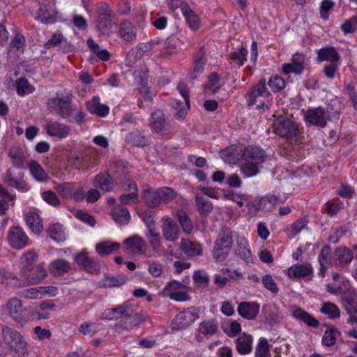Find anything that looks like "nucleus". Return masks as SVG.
I'll return each mask as SVG.
<instances>
[{
  "label": "nucleus",
  "instance_id": "1",
  "mask_svg": "<svg viewBox=\"0 0 357 357\" xmlns=\"http://www.w3.org/2000/svg\"><path fill=\"white\" fill-rule=\"evenodd\" d=\"M241 158V173L245 177H252L259 173V167L264 162L266 155L259 146H248L243 149Z\"/></svg>",
  "mask_w": 357,
  "mask_h": 357
},
{
  "label": "nucleus",
  "instance_id": "2",
  "mask_svg": "<svg viewBox=\"0 0 357 357\" xmlns=\"http://www.w3.org/2000/svg\"><path fill=\"white\" fill-rule=\"evenodd\" d=\"M233 232L227 226L221 228L214 243L213 256L218 261H225L231 252L233 244Z\"/></svg>",
  "mask_w": 357,
  "mask_h": 357
},
{
  "label": "nucleus",
  "instance_id": "3",
  "mask_svg": "<svg viewBox=\"0 0 357 357\" xmlns=\"http://www.w3.org/2000/svg\"><path fill=\"white\" fill-rule=\"evenodd\" d=\"M273 124L274 132L279 137L284 138L290 144L296 143L299 135L298 126L287 116L278 115Z\"/></svg>",
  "mask_w": 357,
  "mask_h": 357
},
{
  "label": "nucleus",
  "instance_id": "4",
  "mask_svg": "<svg viewBox=\"0 0 357 357\" xmlns=\"http://www.w3.org/2000/svg\"><path fill=\"white\" fill-rule=\"evenodd\" d=\"M2 335L4 343L19 357H26L28 355L27 344L18 331L13 328L3 326Z\"/></svg>",
  "mask_w": 357,
  "mask_h": 357
},
{
  "label": "nucleus",
  "instance_id": "5",
  "mask_svg": "<svg viewBox=\"0 0 357 357\" xmlns=\"http://www.w3.org/2000/svg\"><path fill=\"white\" fill-rule=\"evenodd\" d=\"M272 95L268 91L265 79H261L248 92L246 96L247 105L252 107L257 105V109H263L266 102H269Z\"/></svg>",
  "mask_w": 357,
  "mask_h": 357
},
{
  "label": "nucleus",
  "instance_id": "6",
  "mask_svg": "<svg viewBox=\"0 0 357 357\" xmlns=\"http://www.w3.org/2000/svg\"><path fill=\"white\" fill-rule=\"evenodd\" d=\"M3 308L16 324H21L26 321V308L20 298L16 297L10 298L3 306Z\"/></svg>",
  "mask_w": 357,
  "mask_h": 357
},
{
  "label": "nucleus",
  "instance_id": "7",
  "mask_svg": "<svg viewBox=\"0 0 357 357\" xmlns=\"http://www.w3.org/2000/svg\"><path fill=\"white\" fill-rule=\"evenodd\" d=\"M199 318L194 308H188L178 313L171 323L173 330H183L190 326Z\"/></svg>",
  "mask_w": 357,
  "mask_h": 357
},
{
  "label": "nucleus",
  "instance_id": "8",
  "mask_svg": "<svg viewBox=\"0 0 357 357\" xmlns=\"http://www.w3.org/2000/svg\"><path fill=\"white\" fill-rule=\"evenodd\" d=\"M24 172L20 169H14L9 168L4 178V181L10 187H13L17 190L26 192L29 190L30 186L26 181L24 180Z\"/></svg>",
  "mask_w": 357,
  "mask_h": 357
},
{
  "label": "nucleus",
  "instance_id": "9",
  "mask_svg": "<svg viewBox=\"0 0 357 357\" xmlns=\"http://www.w3.org/2000/svg\"><path fill=\"white\" fill-rule=\"evenodd\" d=\"M132 309L130 303L126 302L122 305L114 307L107 308L102 314V319L112 321L121 319H128L133 314Z\"/></svg>",
  "mask_w": 357,
  "mask_h": 357
},
{
  "label": "nucleus",
  "instance_id": "10",
  "mask_svg": "<svg viewBox=\"0 0 357 357\" xmlns=\"http://www.w3.org/2000/svg\"><path fill=\"white\" fill-rule=\"evenodd\" d=\"M306 123L320 128H324L330 118L325 109L321 107L308 109L304 116Z\"/></svg>",
  "mask_w": 357,
  "mask_h": 357
},
{
  "label": "nucleus",
  "instance_id": "11",
  "mask_svg": "<svg viewBox=\"0 0 357 357\" xmlns=\"http://www.w3.org/2000/svg\"><path fill=\"white\" fill-rule=\"evenodd\" d=\"M10 246L15 249L20 250L29 244V238L23 229L19 227H13L8 236Z\"/></svg>",
  "mask_w": 357,
  "mask_h": 357
},
{
  "label": "nucleus",
  "instance_id": "12",
  "mask_svg": "<svg viewBox=\"0 0 357 357\" xmlns=\"http://www.w3.org/2000/svg\"><path fill=\"white\" fill-rule=\"evenodd\" d=\"M112 27V10L107 6L100 7L97 19V28L102 34L109 35Z\"/></svg>",
  "mask_w": 357,
  "mask_h": 357
},
{
  "label": "nucleus",
  "instance_id": "13",
  "mask_svg": "<svg viewBox=\"0 0 357 357\" xmlns=\"http://www.w3.org/2000/svg\"><path fill=\"white\" fill-rule=\"evenodd\" d=\"M150 127L151 129L161 134H167L169 131L167 123L165 119V115L162 110L155 109L150 116Z\"/></svg>",
  "mask_w": 357,
  "mask_h": 357
},
{
  "label": "nucleus",
  "instance_id": "14",
  "mask_svg": "<svg viewBox=\"0 0 357 357\" xmlns=\"http://www.w3.org/2000/svg\"><path fill=\"white\" fill-rule=\"evenodd\" d=\"M162 233L164 238L168 241H175L178 239L180 228L178 225L172 218H162Z\"/></svg>",
  "mask_w": 357,
  "mask_h": 357
},
{
  "label": "nucleus",
  "instance_id": "15",
  "mask_svg": "<svg viewBox=\"0 0 357 357\" xmlns=\"http://www.w3.org/2000/svg\"><path fill=\"white\" fill-rule=\"evenodd\" d=\"M45 129L48 135L59 139L67 137L70 132L69 126L54 120H50L45 125Z\"/></svg>",
  "mask_w": 357,
  "mask_h": 357
},
{
  "label": "nucleus",
  "instance_id": "16",
  "mask_svg": "<svg viewBox=\"0 0 357 357\" xmlns=\"http://www.w3.org/2000/svg\"><path fill=\"white\" fill-rule=\"evenodd\" d=\"M124 251L127 253L141 255L146 251V243L139 235H133L124 240Z\"/></svg>",
  "mask_w": 357,
  "mask_h": 357
},
{
  "label": "nucleus",
  "instance_id": "17",
  "mask_svg": "<svg viewBox=\"0 0 357 357\" xmlns=\"http://www.w3.org/2000/svg\"><path fill=\"white\" fill-rule=\"evenodd\" d=\"M93 185L105 192L112 191L115 185V181L108 172L98 174L93 180Z\"/></svg>",
  "mask_w": 357,
  "mask_h": 357
},
{
  "label": "nucleus",
  "instance_id": "18",
  "mask_svg": "<svg viewBox=\"0 0 357 357\" xmlns=\"http://www.w3.org/2000/svg\"><path fill=\"white\" fill-rule=\"evenodd\" d=\"M304 60L303 55L296 53L292 57L291 63L283 64V73L285 75L290 73L301 75L304 70Z\"/></svg>",
  "mask_w": 357,
  "mask_h": 357
},
{
  "label": "nucleus",
  "instance_id": "19",
  "mask_svg": "<svg viewBox=\"0 0 357 357\" xmlns=\"http://www.w3.org/2000/svg\"><path fill=\"white\" fill-rule=\"evenodd\" d=\"M259 308V304L256 302L244 301L239 303L237 311L242 317L252 320L257 317Z\"/></svg>",
  "mask_w": 357,
  "mask_h": 357
},
{
  "label": "nucleus",
  "instance_id": "20",
  "mask_svg": "<svg viewBox=\"0 0 357 357\" xmlns=\"http://www.w3.org/2000/svg\"><path fill=\"white\" fill-rule=\"evenodd\" d=\"M180 8L185 21L192 31H197L200 28L201 22L198 15L189 7L187 3L181 2Z\"/></svg>",
  "mask_w": 357,
  "mask_h": 357
},
{
  "label": "nucleus",
  "instance_id": "21",
  "mask_svg": "<svg viewBox=\"0 0 357 357\" xmlns=\"http://www.w3.org/2000/svg\"><path fill=\"white\" fill-rule=\"evenodd\" d=\"M180 250L188 257H196L202 254V246L197 241L188 238H181L179 245Z\"/></svg>",
  "mask_w": 357,
  "mask_h": 357
},
{
  "label": "nucleus",
  "instance_id": "22",
  "mask_svg": "<svg viewBox=\"0 0 357 357\" xmlns=\"http://www.w3.org/2000/svg\"><path fill=\"white\" fill-rule=\"evenodd\" d=\"M353 257L352 252L347 247H338L334 252V263L338 267L347 266Z\"/></svg>",
  "mask_w": 357,
  "mask_h": 357
},
{
  "label": "nucleus",
  "instance_id": "23",
  "mask_svg": "<svg viewBox=\"0 0 357 357\" xmlns=\"http://www.w3.org/2000/svg\"><path fill=\"white\" fill-rule=\"evenodd\" d=\"M206 63V49L204 46H202L195 57L194 66L192 70L189 74L191 79H196L199 75L202 73Z\"/></svg>",
  "mask_w": 357,
  "mask_h": 357
},
{
  "label": "nucleus",
  "instance_id": "24",
  "mask_svg": "<svg viewBox=\"0 0 357 357\" xmlns=\"http://www.w3.org/2000/svg\"><path fill=\"white\" fill-rule=\"evenodd\" d=\"M317 61L319 63L323 61L339 62L340 56L334 47H324L317 50Z\"/></svg>",
  "mask_w": 357,
  "mask_h": 357
},
{
  "label": "nucleus",
  "instance_id": "25",
  "mask_svg": "<svg viewBox=\"0 0 357 357\" xmlns=\"http://www.w3.org/2000/svg\"><path fill=\"white\" fill-rule=\"evenodd\" d=\"M234 249L236 255L248 263L252 261V253L248 247V241L244 237H237L236 244Z\"/></svg>",
  "mask_w": 357,
  "mask_h": 357
},
{
  "label": "nucleus",
  "instance_id": "26",
  "mask_svg": "<svg viewBox=\"0 0 357 357\" xmlns=\"http://www.w3.org/2000/svg\"><path fill=\"white\" fill-rule=\"evenodd\" d=\"M310 264H296L287 269V275L291 279H301L312 273Z\"/></svg>",
  "mask_w": 357,
  "mask_h": 357
},
{
  "label": "nucleus",
  "instance_id": "27",
  "mask_svg": "<svg viewBox=\"0 0 357 357\" xmlns=\"http://www.w3.org/2000/svg\"><path fill=\"white\" fill-rule=\"evenodd\" d=\"M331 248L328 245H324L319 254L320 269L319 275L324 277L327 268L331 265Z\"/></svg>",
  "mask_w": 357,
  "mask_h": 357
},
{
  "label": "nucleus",
  "instance_id": "28",
  "mask_svg": "<svg viewBox=\"0 0 357 357\" xmlns=\"http://www.w3.org/2000/svg\"><path fill=\"white\" fill-rule=\"evenodd\" d=\"M291 314L295 319L303 321L308 326L317 328L319 326V321L311 314L306 312L301 307H297L294 310L291 312Z\"/></svg>",
  "mask_w": 357,
  "mask_h": 357
},
{
  "label": "nucleus",
  "instance_id": "29",
  "mask_svg": "<svg viewBox=\"0 0 357 357\" xmlns=\"http://www.w3.org/2000/svg\"><path fill=\"white\" fill-rule=\"evenodd\" d=\"M125 141L126 143L136 146H145L149 144V137L139 130H134L128 133Z\"/></svg>",
  "mask_w": 357,
  "mask_h": 357
},
{
  "label": "nucleus",
  "instance_id": "30",
  "mask_svg": "<svg viewBox=\"0 0 357 357\" xmlns=\"http://www.w3.org/2000/svg\"><path fill=\"white\" fill-rule=\"evenodd\" d=\"M119 33L120 37L128 42H131L136 38V28L128 20L123 21L120 24Z\"/></svg>",
  "mask_w": 357,
  "mask_h": 357
},
{
  "label": "nucleus",
  "instance_id": "31",
  "mask_svg": "<svg viewBox=\"0 0 357 357\" xmlns=\"http://www.w3.org/2000/svg\"><path fill=\"white\" fill-rule=\"evenodd\" d=\"M86 106L90 113L101 117L105 116L109 111V108L107 105L100 102V98L98 97L93 98L87 102Z\"/></svg>",
  "mask_w": 357,
  "mask_h": 357
},
{
  "label": "nucleus",
  "instance_id": "32",
  "mask_svg": "<svg viewBox=\"0 0 357 357\" xmlns=\"http://www.w3.org/2000/svg\"><path fill=\"white\" fill-rule=\"evenodd\" d=\"M252 341L251 335L243 333L236 340L237 351L241 355L250 354L252 349Z\"/></svg>",
  "mask_w": 357,
  "mask_h": 357
},
{
  "label": "nucleus",
  "instance_id": "33",
  "mask_svg": "<svg viewBox=\"0 0 357 357\" xmlns=\"http://www.w3.org/2000/svg\"><path fill=\"white\" fill-rule=\"evenodd\" d=\"M107 171L116 178H121L128 173L129 167L126 162L121 160H114L109 162Z\"/></svg>",
  "mask_w": 357,
  "mask_h": 357
},
{
  "label": "nucleus",
  "instance_id": "34",
  "mask_svg": "<svg viewBox=\"0 0 357 357\" xmlns=\"http://www.w3.org/2000/svg\"><path fill=\"white\" fill-rule=\"evenodd\" d=\"M25 220L27 225L31 231L36 234H39L43 229V225L41 218L39 215L36 212H29L25 215Z\"/></svg>",
  "mask_w": 357,
  "mask_h": 357
},
{
  "label": "nucleus",
  "instance_id": "35",
  "mask_svg": "<svg viewBox=\"0 0 357 357\" xmlns=\"http://www.w3.org/2000/svg\"><path fill=\"white\" fill-rule=\"evenodd\" d=\"M71 268L70 264L66 259H58L50 264V271L56 276H61L67 273Z\"/></svg>",
  "mask_w": 357,
  "mask_h": 357
},
{
  "label": "nucleus",
  "instance_id": "36",
  "mask_svg": "<svg viewBox=\"0 0 357 357\" xmlns=\"http://www.w3.org/2000/svg\"><path fill=\"white\" fill-rule=\"evenodd\" d=\"M147 320H149V317L147 314L136 313L134 316L132 314L130 318L126 319L124 324H116V326H119L126 331H130L132 328L142 324Z\"/></svg>",
  "mask_w": 357,
  "mask_h": 357
},
{
  "label": "nucleus",
  "instance_id": "37",
  "mask_svg": "<svg viewBox=\"0 0 357 357\" xmlns=\"http://www.w3.org/2000/svg\"><path fill=\"white\" fill-rule=\"evenodd\" d=\"M143 199L146 204L150 208H155L162 204L159 190L149 188L144 191Z\"/></svg>",
  "mask_w": 357,
  "mask_h": 357
},
{
  "label": "nucleus",
  "instance_id": "38",
  "mask_svg": "<svg viewBox=\"0 0 357 357\" xmlns=\"http://www.w3.org/2000/svg\"><path fill=\"white\" fill-rule=\"evenodd\" d=\"M29 169L32 176L38 182H46L49 179V176L43 169L42 166L36 161L31 160L28 165Z\"/></svg>",
  "mask_w": 357,
  "mask_h": 357
},
{
  "label": "nucleus",
  "instance_id": "39",
  "mask_svg": "<svg viewBox=\"0 0 357 357\" xmlns=\"http://www.w3.org/2000/svg\"><path fill=\"white\" fill-rule=\"evenodd\" d=\"M197 331L199 334L196 335V340L200 342L202 338L200 334L204 335H214L218 331V325L212 320L204 321L199 324Z\"/></svg>",
  "mask_w": 357,
  "mask_h": 357
},
{
  "label": "nucleus",
  "instance_id": "40",
  "mask_svg": "<svg viewBox=\"0 0 357 357\" xmlns=\"http://www.w3.org/2000/svg\"><path fill=\"white\" fill-rule=\"evenodd\" d=\"M326 326L328 329L322 337L321 342L326 347H332L335 344L337 339L341 335V333L333 326L326 325Z\"/></svg>",
  "mask_w": 357,
  "mask_h": 357
},
{
  "label": "nucleus",
  "instance_id": "41",
  "mask_svg": "<svg viewBox=\"0 0 357 357\" xmlns=\"http://www.w3.org/2000/svg\"><path fill=\"white\" fill-rule=\"evenodd\" d=\"M37 258L38 255L34 251H29L21 257L20 268L24 274H26L31 271Z\"/></svg>",
  "mask_w": 357,
  "mask_h": 357
},
{
  "label": "nucleus",
  "instance_id": "42",
  "mask_svg": "<svg viewBox=\"0 0 357 357\" xmlns=\"http://www.w3.org/2000/svg\"><path fill=\"white\" fill-rule=\"evenodd\" d=\"M120 248V244L112 241H103L96 245V252L100 255H108Z\"/></svg>",
  "mask_w": 357,
  "mask_h": 357
},
{
  "label": "nucleus",
  "instance_id": "43",
  "mask_svg": "<svg viewBox=\"0 0 357 357\" xmlns=\"http://www.w3.org/2000/svg\"><path fill=\"white\" fill-rule=\"evenodd\" d=\"M71 100V97L65 92L63 97L61 98V102L56 114L63 119L69 117L73 112L70 105Z\"/></svg>",
  "mask_w": 357,
  "mask_h": 357
},
{
  "label": "nucleus",
  "instance_id": "44",
  "mask_svg": "<svg viewBox=\"0 0 357 357\" xmlns=\"http://www.w3.org/2000/svg\"><path fill=\"white\" fill-rule=\"evenodd\" d=\"M278 203H282V201L273 195H268L259 201L258 209L271 211Z\"/></svg>",
  "mask_w": 357,
  "mask_h": 357
},
{
  "label": "nucleus",
  "instance_id": "45",
  "mask_svg": "<svg viewBox=\"0 0 357 357\" xmlns=\"http://www.w3.org/2000/svg\"><path fill=\"white\" fill-rule=\"evenodd\" d=\"M112 217L120 225L128 224L130 218L128 210L119 206L114 208L112 211Z\"/></svg>",
  "mask_w": 357,
  "mask_h": 357
},
{
  "label": "nucleus",
  "instance_id": "46",
  "mask_svg": "<svg viewBox=\"0 0 357 357\" xmlns=\"http://www.w3.org/2000/svg\"><path fill=\"white\" fill-rule=\"evenodd\" d=\"M320 312L331 319H335L340 317V310L338 307L330 302L324 303Z\"/></svg>",
  "mask_w": 357,
  "mask_h": 357
},
{
  "label": "nucleus",
  "instance_id": "47",
  "mask_svg": "<svg viewBox=\"0 0 357 357\" xmlns=\"http://www.w3.org/2000/svg\"><path fill=\"white\" fill-rule=\"evenodd\" d=\"M248 50L244 47H241L229 54V59L238 66L244 65L247 61Z\"/></svg>",
  "mask_w": 357,
  "mask_h": 357
},
{
  "label": "nucleus",
  "instance_id": "48",
  "mask_svg": "<svg viewBox=\"0 0 357 357\" xmlns=\"http://www.w3.org/2000/svg\"><path fill=\"white\" fill-rule=\"evenodd\" d=\"M195 201L198 211L202 215L206 216L212 211L213 204L208 199L197 195Z\"/></svg>",
  "mask_w": 357,
  "mask_h": 357
},
{
  "label": "nucleus",
  "instance_id": "49",
  "mask_svg": "<svg viewBox=\"0 0 357 357\" xmlns=\"http://www.w3.org/2000/svg\"><path fill=\"white\" fill-rule=\"evenodd\" d=\"M343 306L349 314H357V295L349 294L342 298Z\"/></svg>",
  "mask_w": 357,
  "mask_h": 357
},
{
  "label": "nucleus",
  "instance_id": "50",
  "mask_svg": "<svg viewBox=\"0 0 357 357\" xmlns=\"http://www.w3.org/2000/svg\"><path fill=\"white\" fill-rule=\"evenodd\" d=\"M44 287H33L21 291L19 295L27 299H40L44 296Z\"/></svg>",
  "mask_w": 357,
  "mask_h": 357
},
{
  "label": "nucleus",
  "instance_id": "51",
  "mask_svg": "<svg viewBox=\"0 0 357 357\" xmlns=\"http://www.w3.org/2000/svg\"><path fill=\"white\" fill-rule=\"evenodd\" d=\"M8 155L12 160L13 165L17 167H21L24 165V155L22 151L17 147H12L9 152Z\"/></svg>",
  "mask_w": 357,
  "mask_h": 357
},
{
  "label": "nucleus",
  "instance_id": "52",
  "mask_svg": "<svg viewBox=\"0 0 357 357\" xmlns=\"http://www.w3.org/2000/svg\"><path fill=\"white\" fill-rule=\"evenodd\" d=\"M25 38L21 33L15 36L10 44V51L13 52L16 54L23 52L24 47Z\"/></svg>",
  "mask_w": 357,
  "mask_h": 357
},
{
  "label": "nucleus",
  "instance_id": "53",
  "mask_svg": "<svg viewBox=\"0 0 357 357\" xmlns=\"http://www.w3.org/2000/svg\"><path fill=\"white\" fill-rule=\"evenodd\" d=\"M50 238L57 242L63 241L66 238L63 227L60 224H54L48 229Z\"/></svg>",
  "mask_w": 357,
  "mask_h": 357
},
{
  "label": "nucleus",
  "instance_id": "54",
  "mask_svg": "<svg viewBox=\"0 0 357 357\" xmlns=\"http://www.w3.org/2000/svg\"><path fill=\"white\" fill-rule=\"evenodd\" d=\"M177 218L182 227L184 232L190 234L192 231L193 226L188 215L184 211H178L177 212Z\"/></svg>",
  "mask_w": 357,
  "mask_h": 357
},
{
  "label": "nucleus",
  "instance_id": "55",
  "mask_svg": "<svg viewBox=\"0 0 357 357\" xmlns=\"http://www.w3.org/2000/svg\"><path fill=\"white\" fill-rule=\"evenodd\" d=\"M47 272L43 266L38 264L35 268V272L27 277L28 282L30 284H38L45 278Z\"/></svg>",
  "mask_w": 357,
  "mask_h": 357
},
{
  "label": "nucleus",
  "instance_id": "56",
  "mask_svg": "<svg viewBox=\"0 0 357 357\" xmlns=\"http://www.w3.org/2000/svg\"><path fill=\"white\" fill-rule=\"evenodd\" d=\"M135 80L138 84V90L143 98L148 101L152 100L151 92L147 86V80L146 77H138L135 75Z\"/></svg>",
  "mask_w": 357,
  "mask_h": 357
},
{
  "label": "nucleus",
  "instance_id": "57",
  "mask_svg": "<svg viewBox=\"0 0 357 357\" xmlns=\"http://www.w3.org/2000/svg\"><path fill=\"white\" fill-rule=\"evenodd\" d=\"M162 203L168 204L172 202L178 195L177 192L169 187L158 188Z\"/></svg>",
  "mask_w": 357,
  "mask_h": 357
},
{
  "label": "nucleus",
  "instance_id": "58",
  "mask_svg": "<svg viewBox=\"0 0 357 357\" xmlns=\"http://www.w3.org/2000/svg\"><path fill=\"white\" fill-rule=\"evenodd\" d=\"M35 19L45 24L52 23L55 21L54 16L50 13V11L46 6H40L39 8Z\"/></svg>",
  "mask_w": 357,
  "mask_h": 357
},
{
  "label": "nucleus",
  "instance_id": "59",
  "mask_svg": "<svg viewBox=\"0 0 357 357\" xmlns=\"http://www.w3.org/2000/svg\"><path fill=\"white\" fill-rule=\"evenodd\" d=\"M270 345L268 340L264 337H261L256 348L255 357H269Z\"/></svg>",
  "mask_w": 357,
  "mask_h": 357
},
{
  "label": "nucleus",
  "instance_id": "60",
  "mask_svg": "<svg viewBox=\"0 0 357 357\" xmlns=\"http://www.w3.org/2000/svg\"><path fill=\"white\" fill-rule=\"evenodd\" d=\"M146 236L153 250L158 251L161 246V238L156 229L149 231Z\"/></svg>",
  "mask_w": 357,
  "mask_h": 357
},
{
  "label": "nucleus",
  "instance_id": "61",
  "mask_svg": "<svg viewBox=\"0 0 357 357\" xmlns=\"http://www.w3.org/2000/svg\"><path fill=\"white\" fill-rule=\"evenodd\" d=\"M65 92L60 91L56 93V97L50 98L47 100V109L51 113L56 114L61 102V98L63 97Z\"/></svg>",
  "mask_w": 357,
  "mask_h": 357
},
{
  "label": "nucleus",
  "instance_id": "62",
  "mask_svg": "<svg viewBox=\"0 0 357 357\" xmlns=\"http://www.w3.org/2000/svg\"><path fill=\"white\" fill-rule=\"evenodd\" d=\"M172 107L176 110V113L175 116L177 119L182 120L185 117L187 114V110L190 108L186 106V102L184 101V103L178 100H173L172 101Z\"/></svg>",
  "mask_w": 357,
  "mask_h": 357
},
{
  "label": "nucleus",
  "instance_id": "63",
  "mask_svg": "<svg viewBox=\"0 0 357 357\" xmlns=\"http://www.w3.org/2000/svg\"><path fill=\"white\" fill-rule=\"evenodd\" d=\"M16 90L20 96H23L31 93L33 89L26 79L20 77L16 81Z\"/></svg>",
  "mask_w": 357,
  "mask_h": 357
},
{
  "label": "nucleus",
  "instance_id": "64",
  "mask_svg": "<svg viewBox=\"0 0 357 357\" xmlns=\"http://www.w3.org/2000/svg\"><path fill=\"white\" fill-rule=\"evenodd\" d=\"M73 185L71 183H63L56 186L57 192L64 199H70L73 196Z\"/></svg>",
  "mask_w": 357,
  "mask_h": 357
}]
</instances>
